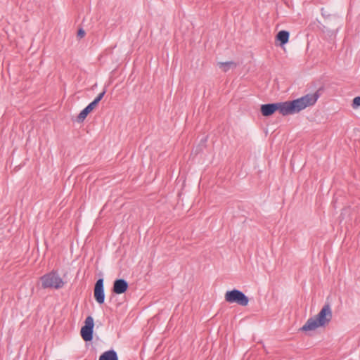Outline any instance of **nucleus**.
<instances>
[{"label":"nucleus","mask_w":360,"mask_h":360,"mask_svg":"<svg viewBox=\"0 0 360 360\" xmlns=\"http://www.w3.org/2000/svg\"><path fill=\"white\" fill-rule=\"evenodd\" d=\"M77 34L80 38H82L85 35V32L82 29H79Z\"/></svg>","instance_id":"obj_14"},{"label":"nucleus","mask_w":360,"mask_h":360,"mask_svg":"<svg viewBox=\"0 0 360 360\" xmlns=\"http://www.w3.org/2000/svg\"><path fill=\"white\" fill-rule=\"evenodd\" d=\"M289 36L288 31L281 30L277 34L276 39L281 42V45H284L288 41Z\"/></svg>","instance_id":"obj_10"},{"label":"nucleus","mask_w":360,"mask_h":360,"mask_svg":"<svg viewBox=\"0 0 360 360\" xmlns=\"http://www.w3.org/2000/svg\"><path fill=\"white\" fill-rule=\"evenodd\" d=\"M353 108H356L360 106V96H356L353 99L352 101Z\"/></svg>","instance_id":"obj_13"},{"label":"nucleus","mask_w":360,"mask_h":360,"mask_svg":"<svg viewBox=\"0 0 360 360\" xmlns=\"http://www.w3.org/2000/svg\"><path fill=\"white\" fill-rule=\"evenodd\" d=\"M128 283L124 279H117L113 283L112 291L115 294H122L128 289Z\"/></svg>","instance_id":"obj_7"},{"label":"nucleus","mask_w":360,"mask_h":360,"mask_svg":"<svg viewBox=\"0 0 360 360\" xmlns=\"http://www.w3.org/2000/svg\"><path fill=\"white\" fill-rule=\"evenodd\" d=\"M94 295L96 301L101 304L105 301V293L103 289V279L99 278L95 285L94 289Z\"/></svg>","instance_id":"obj_6"},{"label":"nucleus","mask_w":360,"mask_h":360,"mask_svg":"<svg viewBox=\"0 0 360 360\" xmlns=\"http://www.w3.org/2000/svg\"><path fill=\"white\" fill-rule=\"evenodd\" d=\"M320 89L314 94H308L301 98L290 101L263 104L261 105V113L264 117L272 115L278 111L283 116L300 112L307 107L314 105L320 96Z\"/></svg>","instance_id":"obj_1"},{"label":"nucleus","mask_w":360,"mask_h":360,"mask_svg":"<svg viewBox=\"0 0 360 360\" xmlns=\"http://www.w3.org/2000/svg\"><path fill=\"white\" fill-rule=\"evenodd\" d=\"M106 91L104 89L101 93H100L96 98L92 101L93 103H95V105L97 106L98 103L101 101V99L103 98L104 95L105 94Z\"/></svg>","instance_id":"obj_12"},{"label":"nucleus","mask_w":360,"mask_h":360,"mask_svg":"<svg viewBox=\"0 0 360 360\" xmlns=\"http://www.w3.org/2000/svg\"><path fill=\"white\" fill-rule=\"evenodd\" d=\"M225 300L229 303H236L238 305L245 307L248 304V297L241 291L233 289L227 291L225 294Z\"/></svg>","instance_id":"obj_4"},{"label":"nucleus","mask_w":360,"mask_h":360,"mask_svg":"<svg viewBox=\"0 0 360 360\" xmlns=\"http://www.w3.org/2000/svg\"><path fill=\"white\" fill-rule=\"evenodd\" d=\"M99 360H118L117 353L114 350H109L103 353Z\"/></svg>","instance_id":"obj_9"},{"label":"nucleus","mask_w":360,"mask_h":360,"mask_svg":"<svg viewBox=\"0 0 360 360\" xmlns=\"http://www.w3.org/2000/svg\"><path fill=\"white\" fill-rule=\"evenodd\" d=\"M218 65L224 72H227L231 68H233L236 67V63L233 61L228 62H219L218 63Z\"/></svg>","instance_id":"obj_11"},{"label":"nucleus","mask_w":360,"mask_h":360,"mask_svg":"<svg viewBox=\"0 0 360 360\" xmlns=\"http://www.w3.org/2000/svg\"><path fill=\"white\" fill-rule=\"evenodd\" d=\"M332 317L331 307L329 304H326L316 316L311 317L307 321L300 330L307 332L314 330L319 327H326L332 320Z\"/></svg>","instance_id":"obj_2"},{"label":"nucleus","mask_w":360,"mask_h":360,"mask_svg":"<svg viewBox=\"0 0 360 360\" xmlns=\"http://www.w3.org/2000/svg\"><path fill=\"white\" fill-rule=\"evenodd\" d=\"M96 105L95 103L92 102L90 103L84 110L81 111V112L78 115L77 117V121L78 122H82L89 113H90L94 108H96Z\"/></svg>","instance_id":"obj_8"},{"label":"nucleus","mask_w":360,"mask_h":360,"mask_svg":"<svg viewBox=\"0 0 360 360\" xmlns=\"http://www.w3.org/2000/svg\"><path fill=\"white\" fill-rule=\"evenodd\" d=\"M84 326L81 328V336L86 342L93 339L94 319L91 316H87L84 321Z\"/></svg>","instance_id":"obj_5"},{"label":"nucleus","mask_w":360,"mask_h":360,"mask_svg":"<svg viewBox=\"0 0 360 360\" xmlns=\"http://www.w3.org/2000/svg\"><path fill=\"white\" fill-rule=\"evenodd\" d=\"M40 279L41 281V287L44 289H60L62 288L65 284L62 278L55 271H52L48 274H44L40 278Z\"/></svg>","instance_id":"obj_3"}]
</instances>
